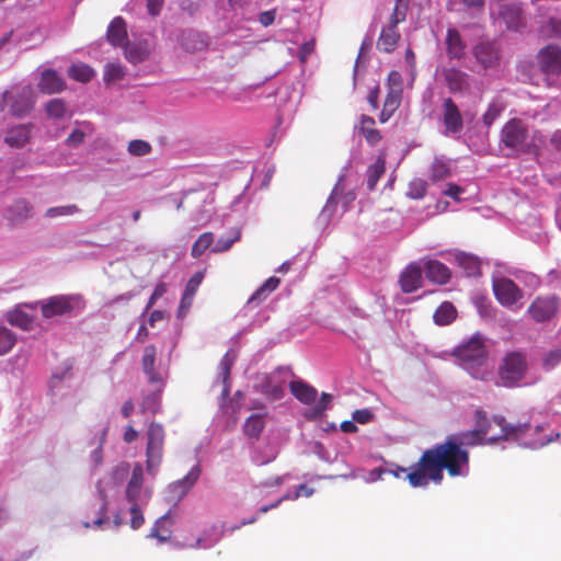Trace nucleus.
<instances>
[{
	"mask_svg": "<svg viewBox=\"0 0 561 561\" xmlns=\"http://www.w3.org/2000/svg\"><path fill=\"white\" fill-rule=\"evenodd\" d=\"M484 439L485 437L473 428L426 449L408 474L410 485L426 486L431 481L439 484L444 478V469L450 477L466 474L469 468V453L462 445H479L483 444Z\"/></svg>",
	"mask_w": 561,
	"mask_h": 561,
	"instance_id": "obj_1",
	"label": "nucleus"
},
{
	"mask_svg": "<svg viewBox=\"0 0 561 561\" xmlns=\"http://www.w3.org/2000/svg\"><path fill=\"white\" fill-rule=\"evenodd\" d=\"M453 355L473 378L484 380L489 376L485 367L488 351L480 335L476 334L457 346Z\"/></svg>",
	"mask_w": 561,
	"mask_h": 561,
	"instance_id": "obj_2",
	"label": "nucleus"
},
{
	"mask_svg": "<svg viewBox=\"0 0 561 561\" xmlns=\"http://www.w3.org/2000/svg\"><path fill=\"white\" fill-rule=\"evenodd\" d=\"M528 371L527 357L523 352L512 351L505 354L497 368L499 385L516 388L523 385Z\"/></svg>",
	"mask_w": 561,
	"mask_h": 561,
	"instance_id": "obj_3",
	"label": "nucleus"
},
{
	"mask_svg": "<svg viewBox=\"0 0 561 561\" xmlns=\"http://www.w3.org/2000/svg\"><path fill=\"white\" fill-rule=\"evenodd\" d=\"M42 317L51 319L55 317L71 316L84 308V300L77 295H57L38 302Z\"/></svg>",
	"mask_w": 561,
	"mask_h": 561,
	"instance_id": "obj_4",
	"label": "nucleus"
},
{
	"mask_svg": "<svg viewBox=\"0 0 561 561\" xmlns=\"http://www.w3.org/2000/svg\"><path fill=\"white\" fill-rule=\"evenodd\" d=\"M407 12L408 2H396L389 19V24L381 28L380 35L377 39L376 47L379 51L390 54L396 49L401 38V34L398 31V24L405 21Z\"/></svg>",
	"mask_w": 561,
	"mask_h": 561,
	"instance_id": "obj_5",
	"label": "nucleus"
},
{
	"mask_svg": "<svg viewBox=\"0 0 561 561\" xmlns=\"http://www.w3.org/2000/svg\"><path fill=\"white\" fill-rule=\"evenodd\" d=\"M165 432L161 424L151 422L147 431L146 470L156 476L162 462Z\"/></svg>",
	"mask_w": 561,
	"mask_h": 561,
	"instance_id": "obj_6",
	"label": "nucleus"
},
{
	"mask_svg": "<svg viewBox=\"0 0 561 561\" xmlns=\"http://www.w3.org/2000/svg\"><path fill=\"white\" fill-rule=\"evenodd\" d=\"M2 101L16 117L27 115L34 107L35 99L31 87H22L3 93Z\"/></svg>",
	"mask_w": 561,
	"mask_h": 561,
	"instance_id": "obj_7",
	"label": "nucleus"
},
{
	"mask_svg": "<svg viewBox=\"0 0 561 561\" xmlns=\"http://www.w3.org/2000/svg\"><path fill=\"white\" fill-rule=\"evenodd\" d=\"M528 130L526 126L517 118L510 119L502 128V142L507 148L522 152H530V147L525 145Z\"/></svg>",
	"mask_w": 561,
	"mask_h": 561,
	"instance_id": "obj_8",
	"label": "nucleus"
},
{
	"mask_svg": "<svg viewBox=\"0 0 561 561\" xmlns=\"http://www.w3.org/2000/svg\"><path fill=\"white\" fill-rule=\"evenodd\" d=\"M539 70L546 77L561 75V46L549 44L540 48L536 55Z\"/></svg>",
	"mask_w": 561,
	"mask_h": 561,
	"instance_id": "obj_9",
	"label": "nucleus"
},
{
	"mask_svg": "<svg viewBox=\"0 0 561 561\" xmlns=\"http://www.w3.org/2000/svg\"><path fill=\"white\" fill-rule=\"evenodd\" d=\"M492 288L496 300L506 308L513 307L524 297L523 290L507 277L494 278Z\"/></svg>",
	"mask_w": 561,
	"mask_h": 561,
	"instance_id": "obj_10",
	"label": "nucleus"
},
{
	"mask_svg": "<svg viewBox=\"0 0 561 561\" xmlns=\"http://www.w3.org/2000/svg\"><path fill=\"white\" fill-rule=\"evenodd\" d=\"M559 310V299L556 296L537 297L528 307L527 313L538 323L548 322Z\"/></svg>",
	"mask_w": 561,
	"mask_h": 561,
	"instance_id": "obj_11",
	"label": "nucleus"
},
{
	"mask_svg": "<svg viewBox=\"0 0 561 561\" xmlns=\"http://www.w3.org/2000/svg\"><path fill=\"white\" fill-rule=\"evenodd\" d=\"M442 107L444 134L448 136L460 133L463 128V118L458 105L451 98H446Z\"/></svg>",
	"mask_w": 561,
	"mask_h": 561,
	"instance_id": "obj_12",
	"label": "nucleus"
},
{
	"mask_svg": "<svg viewBox=\"0 0 561 561\" xmlns=\"http://www.w3.org/2000/svg\"><path fill=\"white\" fill-rule=\"evenodd\" d=\"M356 199V193L352 190L346 191L343 180L340 179L332 190L330 197L323 208V211H334L336 205L341 204L343 213L347 211L350 206Z\"/></svg>",
	"mask_w": 561,
	"mask_h": 561,
	"instance_id": "obj_13",
	"label": "nucleus"
},
{
	"mask_svg": "<svg viewBox=\"0 0 561 561\" xmlns=\"http://www.w3.org/2000/svg\"><path fill=\"white\" fill-rule=\"evenodd\" d=\"M497 19L503 21L507 28L518 30L523 26V16L517 2H497Z\"/></svg>",
	"mask_w": 561,
	"mask_h": 561,
	"instance_id": "obj_14",
	"label": "nucleus"
},
{
	"mask_svg": "<svg viewBox=\"0 0 561 561\" xmlns=\"http://www.w3.org/2000/svg\"><path fill=\"white\" fill-rule=\"evenodd\" d=\"M422 267L417 263L409 264L400 274L399 284L403 293L410 294L422 286Z\"/></svg>",
	"mask_w": 561,
	"mask_h": 561,
	"instance_id": "obj_15",
	"label": "nucleus"
},
{
	"mask_svg": "<svg viewBox=\"0 0 561 561\" xmlns=\"http://www.w3.org/2000/svg\"><path fill=\"white\" fill-rule=\"evenodd\" d=\"M442 75L451 93H461L469 89V76L456 67L443 68Z\"/></svg>",
	"mask_w": 561,
	"mask_h": 561,
	"instance_id": "obj_16",
	"label": "nucleus"
},
{
	"mask_svg": "<svg viewBox=\"0 0 561 561\" xmlns=\"http://www.w3.org/2000/svg\"><path fill=\"white\" fill-rule=\"evenodd\" d=\"M32 216V206L26 199H15L5 210L4 218L10 225L23 224Z\"/></svg>",
	"mask_w": 561,
	"mask_h": 561,
	"instance_id": "obj_17",
	"label": "nucleus"
},
{
	"mask_svg": "<svg viewBox=\"0 0 561 561\" xmlns=\"http://www.w3.org/2000/svg\"><path fill=\"white\" fill-rule=\"evenodd\" d=\"M199 474L201 469L198 466H195L187 472L184 478L171 483L169 485V492L172 494V497L176 500L183 499L196 483Z\"/></svg>",
	"mask_w": 561,
	"mask_h": 561,
	"instance_id": "obj_18",
	"label": "nucleus"
},
{
	"mask_svg": "<svg viewBox=\"0 0 561 561\" xmlns=\"http://www.w3.org/2000/svg\"><path fill=\"white\" fill-rule=\"evenodd\" d=\"M38 89L44 94L60 93L66 89V82L54 69H45L41 75Z\"/></svg>",
	"mask_w": 561,
	"mask_h": 561,
	"instance_id": "obj_19",
	"label": "nucleus"
},
{
	"mask_svg": "<svg viewBox=\"0 0 561 561\" xmlns=\"http://www.w3.org/2000/svg\"><path fill=\"white\" fill-rule=\"evenodd\" d=\"M123 48L125 58L134 65L140 64L148 59L151 53L150 44L146 39L131 43L127 42Z\"/></svg>",
	"mask_w": 561,
	"mask_h": 561,
	"instance_id": "obj_20",
	"label": "nucleus"
},
{
	"mask_svg": "<svg viewBox=\"0 0 561 561\" xmlns=\"http://www.w3.org/2000/svg\"><path fill=\"white\" fill-rule=\"evenodd\" d=\"M425 276L435 284H447L451 277L450 270L438 260H427L424 264Z\"/></svg>",
	"mask_w": 561,
	"mask_h": 561,
	"instance_id": "obj_21",
	"label": "nucleus"
},
{
	"mask_svg": "<svg viewBox=\"0 0 561 561\" xmlns=\"http://www.w3.org/2000/svg\"><path fill=\"white\" fill-rule=\"evenodd\" d=\"M144 484V469L140 463H136L133 468L131 477L126 486V500L130 503H138Z\"/></svg>",
	"mask_w": 561,
	"mask_h": 561,
	"instance_id": "obj_22",
	"label": "nucleus"
},
{
	"mask_svg": "<svg viewBox=\"0 0 561 561\" xmlns=\"http://www.w3.org/2000/svg\"><path fill=\"white\" fill-rule=\"evenodd\" d=\"M473 55L477 61L484 68L494 66L499 60V53L490 42H480L473 47Z\"/></svg>",
	"mask_w": 561,
	"mask_h": 561,
	"instance_id": "obj_23",
	"label": "nucleus"
},
{
	"mask_svg": "<svg viewBox=\"0 0 561 561\" xmlns=\"http://www.w3.org/2000/svg\"><path fill=\"white\" fill-rule=\"evenodd\" d=\"M106 38L114 47H123L127 43V28L123 18L116 16L107 27Z\"/></svg>",
	"mask_w": 561,
	"mask_h": 561,
	"instance_id": "obj_24",
	"label": "nucleus"
},
{
	"mask_svg": "<svg viewBox=\"0 0 561 561\" xmlns=\"http://www.w3.org/2000/svg\"><path fill=\"white\" fill-rule=\"evenodd\" d=\"M446 51L449 59L460 60L466 54V44L456 28H448L446 34Z\"/></svg>",
	"mask_w": 561,
	"mask_h": 561,
	"instance_id": "obj_25",
	"label": "nucleus"
},
{
	"mask_svg": "<svg viewBox=\"0 0 561 561\" xmlns=\"http://www.w3.org/2000/svg\"><path fill=\"white\" fill-rule=\"evenodd\" d=\"M156 356H157V348L154 345L150 344L147 345L144 350V356L141 360L142 370L148 377L149 382L151 383H161L162 377L161 375L154 369L156 365Z\"/></svg>",
	"mask_w": 561,
	"mask_h": 561,
	"instance_id": "obj_26",
	"label": "nucleus"
},
{
	"mask_svg": "<svg viewBox=\"0 0 561 561\" xmlns=\"http://www.w3.org/2000/svg\"><path fill=\"white\" fill-rule=\"evenodd\" d=\"M289 389L293 396L304 404H312L316 402L318 391L309 383L297 380L289 383Z\"/></svg>",
	"mask_w": 561,
	"mask_h": 561,
	"instance_id": "obj_27",
	"label": "nucleus"
},
{
	"mask_svg": "<svg viewBox=\"0 0 561 561\" xmlns=\"http://www.w3.org/2000/svg\"><path fill=\"white\" fill-rule=\"evenodd\" d=\"M31 138L30 125H18L8 130L4 142L12 148L24 147Z\"/></svg>",
	"mask_w": 561,
	"mask_h": 561,
	"instance_id": "obj_28",
	"label": "nucleus"
},
{
	"mask_svg": "<svg viewBox=\"0 0 561 561\" xmlns=\"http://www.w3.org/2000/svg\"><path fill=\"white\" fill-rule=\"evenodd\" d=\"M259 387L260 391L270 400H279L284 396V382L277 380L275 374L265 376Z\"/></svg>",
	"mask_w": 561,
	"mask_h": 561,
	"instance_id": "obj_29",
	"label": "nucleus"
},
{
	"mask_svg": "<svg viewBox=\"0 0 561 561\" xmlns=\"http://www.w3.org/2000/svg\"><path fill=\"white\" fill-rule=\"evenodd\" d=\"M402 100V88L396 90H388L386 100L383 102L382 111L379 116L381 123H386L399 108Z\"/></svg>",
	"mask_w": 561,
	"mask_h": 561,
	"instance_id": "obj_30",
	"label": "nucleus"
},
{
	"mask_svg": "<svg viewBox=\"0 0 561 561\" xmlns=\"http://www.w3.org/2000/svg\"><path fill=\"white\" fill-rule=\"evenodd\" d=\"M172 518L170 513L164 514L160 518L157 519L153 527L150 529V537L156 538L159 542H167L172 535Z\"/></svg>",
	"mask_w": 561,
	"mask_h": 561,
	"instance_id": "obj_31",
	"label": "nucleus"
},
{
	"mask_svg": "<svg viewBox=\"0 0 561 561\" xmlns=\"http://www.w3.org/2000/svg\"><path fill=\"white\" fill-rule=\"evenodd\" d=\"M181 46L188 53L203 50L207 46L206 39L195 31H186L181 35Z\"/></svg>",
	"mask_w": 561,
	"mask_h": 561,
	"instance_id": "obj_32",
	"label": "nucleus"
},
{
	"mask_svg": "<svg viewBox=\"0 0 561 561\" xmlns=\"http://www.w3.org/2000/svg\"><path fill=\"white\" fill-rule=\"evenodd\" d=\"M375 119L367 115L360 116L359 133L370 146L381 140L380 131L375 127Z\"/></svg>",
	"mask_w": 561,
	"mask_h": 561,
	"instance_id": "obj_33",
	"label": "nucleus"
},
{
	"mask_svg": "<svg viewBox=\"0 0 561 561\" xmlns=\"http://www.w3.org/2000/svg\"><path fill=\"white\" fill-rule=\"evenodd\" d=\"M279 283V278L275 276L267 278L248 299V305H259L264 301L271 293L277 289Z\"/></svg>",
	"mask_w": 561,
	"mask_h": 561,
	"instance_id": "obj_34",
	"label": "nucleus"
},
{
	"mask_svg": "<svg viewBox=\"0 0 561 561\" xmlns=\"http://www.w3.org/2000/svg\"><path fill=\"white\" fill-rule=\"evenodd\" d=\"M457 317V310L451 302H443L434 312L433 319L437 325H448Z\"/></svg>",
	"mask_w": 561,
	"mask_h": 561,
	"instance_id": "obj_35",
	"label": "nucleus"
},
{
	"mask_svg": "<svg viewBox=\"0 0 561 561\" xmlns=\"http://www.w3.org/2000/svg\"><path fill=\"white\" fill-rule=\"evenodd\" d=\"M265 426V422L262 415L251 414L243 425V433L251 439H257Z\"/></svg>",
	"mask_w": 561,
	"mask_h": 561,
	"instance_id": "obj_36",
	"label": "nucleus"
},
{
	"mask_svg": "<svg viewBox=\"0 0 561 561\" xmlns=\"http://www.w3.org/2000/svg\"><path fill=\"white\" fill-rule=\"evenodd\" d=\"M386 171V160L383 157H378L373 165L367 170V188L374 191L380 178Z\"/></svg>",
	"mask_w": 561,
	"mask_h": 561,
	"instance_id": "obj_37",
	"label": "nucleus"
},
{
	"mask_svg": "<svg viewBox=\"0 0 561 561\" xmlns=\"http://www.w3.org/2000/svg\"><path fill=\"white\" fill-rule=\"evenodd\" d=\"M68 76L79 82H89L93 76V69L83 62L72 64L68 69Z\"/></svg>",
	"mask_w": 561,
	"mask_h": 561,
	"instance_id": "obj_38",
	"label": "nucleus"
},
{
	"mask_svg": "<svg viewBox=\"0 0 561 561\" xmlns=\"http://www.w3.org/2000/svg\"><path fill=\"white\" fill-rule=\"evenodd\" d=\"M214 244V233L213 232H204L202 233L197 240L193 243L191 249V255L194 259L201 257L206 250L213 248Z\"/></svg>",
	"mask_w": 561,
	"mask_h": 561,
	"instance_id": "obj_39",
	"label": "nucleus"
},
{
	"mask_svg": "<svg viewBox=\"0 0 561 561\" xmlns=\"http://www.w3.org/2000/svg\"><path fill=\"white\" fill-rule=\"evenodd\" d=\"M16 342V334L5 325H0V356H4L10 353Z\"/></svg>",
	"mask_w": 561,
	"mask_h": 561,
	"instance_id": "obj_40",
	"label": "nucleus"
},
{
	"mask_svg": "<svg viewBox=\"0 0 561 561\" xmlns=\"http://www.w3.org/2000/svg\"><path fill=\"white\" fill-rule=\"evenodd\" d=\"M45 112L49 118L61 119L66 117L68 107L62 99H51L45 104Z\"/></svg>",
	"mask_w": 561,
	"mask_h": 561,
	"instance_id": "obj_41",
	"label": "nucleus"
},
{
	"mask_svg": "<svg viewBox=\"0 0 561 561\" xmlns=\"http://www.w3.org/2000/svg\"><path fill=\"white\" fill-rule=\"evenodd\" d=\"M450 175V168L448 162L444 159L435 158L431 165L430 178L432 181H442Z\"/></svg>",
	"mask_w": 561,
	"mask_h": 561,
	"instance_id": "obj_42",
	"label": "nucleus"
},
{
	"mask_svg": "<svg viewBox=\"0 0 561 561\" xmlns=\"http://www.w3.org/2000/svg\"><path fill=\"white\" fill-rule=\"evenodd\" d=\"M427 183L422 179H414L409 183L407 196L412 199H421L425 196Z\"/></svg>",
	"mask_w": 561,
	"mask_h": 561,
	"instance_id": "obj_43",
	"label": "nucleus"
},
{
	"mask_svg": "<svg viewBox=\"0 0 561 561\" xmlns=\"http://www.w3.org/2000/svg\"><path fill=\"white\" fill-rule=\"evenodd\" d=\"M8 321L22 330H30L32 327V318L23 311H13L9 313Z\"/></svg>",
	"mask_w": 561,
	"mask_h": 561,
	"instance_id": "obj_44",
	"label": "nucleus"
},
{
	"mask_svg": "<svg viewBox=\"0 0 561 561\" xmlns=\"http://www.w3.org/2000/svg\"><path fill=\"white\" fill-rule=\"evenodd\" d=\"M152 147L148 141L141 139H135L129 141L127 151L129 154L135 157L147 156L151 152Z\"/></svg>",
	"mask_w": 561,
	"mask_h": 561,
	"instance_id": "obj_45",
	"label": "nucleus"
},
{
	"mask_svg": "<svg viewBox=\"0 0 561 561\" xmlns=\"http://www.w3.org/2000/svg\"><path fill=\"white\" fill-rule=\"evenodd\" d=\"M241 237L239 230H234L229 238H219L211 248V252L220 253L228 251L234 242H237Z\"/></svg>",
	"mask_w": 561,
	"mask_h": 561,
	"instance_id": "obj_46",
	"label": "nucleus"
},
{
	"mask_svg": "<svg viewBox=\"0 0 561 561\" xmlns=\"http://www.w3.org/2000/svg\"><path fill=\"white\" fill-rule=\"evenodd\" d=\"M540 34L546 38H561V20L550 19L540 27Z\"/></svg>",
	"mask_w": 561,
	"mask_h": 561,
	"instance_id": "obj_47",
	"label": "nucleus"
},
{
	"mask_svg": "<svg viewBox=\"0 0 561 561\" xmlns=\"http://www.w3.org/2000/svg\"><path fill=\"white\" fill-rule=\"evenodd\" d=\"M492 420L496 425L501 427V433L497 436L490 437V443H495L500 439H506L510 435L515 433V428L507 425L503 416L494 415Z\"/></svg>",
	"mask_w": 561,
	"mask_h": 561,
	"instance_id": "obj_48",
	"label": "nucleus"
},
{
	"mask_svg": "<svg viewBox=\"0 0 561 561\" xmlns=\"http://www.w3.org/2000/svg\"><path fill=\"white\" fill-rule=\"evenodd\" d=\"M332 402V396L327 392H322L320 400L317 402L314 408L311 410L309 414H306L309 419H318L322 416L324 411L330 407Z\"/></svg>",
	"mask_w": 561,
	"mask_h": 561,
	"instance_id": "obj_49",
	"label": "nucleus"
},
{
	"mask_svg": "<svg viewBox=\"0 0 561 561\" xmlns=\"http://www.w3.org/2000/svg\"><path fill=\"white\" fill-rule=\"evenodd\" d=\"M79 211V207L75 204L50 207L46 210L47 218H56L61 216H72Z\"/></svg>",
	"mask_w": 561,
	"mask_h": 561,
	"instance_id": "obj_50",
	"label": "nucleus"
},
{
	"mask_svg": "<svg viewBox=\"0 0 561 561\" xmlns=\"http://www.w3.org/2000/svg\"><path fill=\"white\" fill-rule=\"evenodd\" d=\"M125 76L124 67L118 64H107L104 70V80L106 82L118 81Z\"/></svg>",
	"mask_w": 561,
	"mask_h": 561,
	"instance_id": "obj_51",
	"label": "nucleus"
},
{
	"mask_svg": "<svg viewBox=\"0 0 561 561\" xmlns=\"http://www.w3.org/2000/svg\"><path fill=\"white\" fill-rule=\"evenodd\" d=\"M474 422H476L474 430H477V432L481 436L485 437L488 435L489 428H490V421L486 417V413L481 409L477 410L474 413Z\"/></svg>",
	"mask_w": 561,
	"mask_h": 561,
	"instance_id": "obj_52",
	"label": "nucleus"
},
{
	"mask_svg": "<svg viewBox=\"0 0 561 561\" xmlns=\"http://www.w3.org/2000/svg\"><path fill=\"white\" fill-rule=\"evenodd\" d=\"M458 260L459 264L467 271L468 275H476L480 272V263L477 257L471 255H461Z\"/></svg>",
	"mask_w": 561,
	"mask_h": 561,
	"instance_id": "obj_53",
	"label": "nucleus"
},
{
	"mask_svg": "<svg viewBox=\"0 0 561 561\" xmlns=\"http://www.w3.org/2000/svg\"><path fill=\"white\" fill-rule=\"evenodd\" d=\"M130 527L133 529L140 528L145 523V517L142 515V512L138 505V503L130 504Z\"/></svg>",
	"mask_w": 561,
	"mask_h": 561,
	"instance_id": "obj_54",
	"label": "nucleus"
},
{
	"mask_svg": "<svg viewBox=\"0 0 561 561\" xmlns=\"http://www.w3.org/2000/svg\"><path fill=\"white\" fill-rule=\"evenodd\" d=\"M502 107L495 103H491L482 116L484 125L491 126L493 122L500 116Z\"/></svg>",
	"mask_w": 561,
	"mask_h": 561,
	"instance_id": "obj_55",
	"label": "nucleus"
},
{
	"mask_svg": "<svg viewBox=\"0 0 561 561\" xmlns=\"http://www.w3.org/2000/svg\"><path fill=\"white\" fill-rule=\"evenodd\" d=\"M204 278L203 272H196L193 274V276L190 278L185 286V293H187V297L195 296L199 285L202 284Z\"/></svg>",
	"mask_w": 561,
	"mask_h": 561,
	"instance_id": "obj_56",
	"label": "nucleus"
},
{
	"mask_svg": "<svg viewBox=\"0 0 561 561\" xmlns=\"http://www.w3.org/2000/svg\"><path fill=\"white\" fill-rule=\"evenodd\" d=\"M352 417L359 424H366L373 420L374 414L369 409H359L354 411Z\"/></svg>",
	"mask_w": 561,
	"mask_h": 561,
	"instance_id": "obj_57",
	"label": "nucleus"
},
{
	"mask_svg": "<svg viewBox=\"0 0 561 561\" xmlns=\"http://www.w3.org/2000/svg\"><path fill=\"white\" fill-rule=\"evenodd\" d=\"M167 293V285L164 283H159L156 287H154V290L153 293L151 294L148 302H147V306H146V309H150L154 304L156 301L162 297L164 294Z\"/></svg>",
	"mask_w": 561,
	"mask_h": 561,
	"instance_id": "obj_58",
	"label": "nucleus"
},
{
	"mask_svg": "<svg viewBox=\"0 0 561 561\" xmlns=\"http://www.w3.org/2000/svg\"><path fill=\"white\" fill-rule=\"evenodd\" d=\"M85 134L80 129H75L72 133L67 137L66 144L69 147H78L84 141Z\"/></svg>",
	"mask_w": 561,
	"mask_h": 561,
	"instance_id": "obj_59",
	"label": "nucleus"
},
{
	"mask_svg": "<svg viewBox=\"0 0 561 561\" xmlns=\"http://www.w3.org/2000/svg\"><path fill=\"white\" fill-rule=\"evenodd\" d=\"M561 362V351H551L548 353L543 359V365L546 367H554Z\"/></svg>",
	"mask_w": 561,
	"mask_h": 561,
	"instance_id": "obj_60",
	"label": "nucleus"
},
{
	"mask_svg": "<svg viewBox=\"0 0 561 561\" xmlns=\"http://www.w3.org/2000/svg\"><path fill=\"white\" fill-rule=\"evenodd\" d=\"M402 88V78L398 71H391L388 75V90H396Z\"/></svg>",
	"mask_w": 561,
	"mask_h": 561,
	"instance_id": "obj_61",
	"label": "nucleus"
},
{
	"mask_svg": "<svg viewBox=\"0 0 561 561\" xmlns=\"http://www.w3.org/2000/svg\"><path fill=\"white\" fill-rule=\"evenodd\" d=\"M379 93H380V88L378 84H376L374 88H371L369 90V93L367 95V101L370 104V106L373 107V110H377L379 107V102H378Z\"/></svg>",
	"mask_w": 561,
	"mask_h": 561,
	"instance_id": "obj_62",
	"label": "nucleus"
},
{
	"mask_svg": "<svg viewBox=\"0 0 561 561\" xmlns=\"http://www.w3.org/2000/svg\"><path fill=\"white\" fill-rule=\"evenodd\" d=\"M275 16H276V11L274 9L273 10H268V11H264V12L260 13L259 22L263 26H270L271 24L274 23Z\"/></svg>",
	"mask_w": 561,
	"mask_h": 561,
	"instance_id": "obj_63",
	"label": "nucleus"
},
{
	"mask_svg": "<svg viewBox=\"0 0 561 561\" xmlns=\"http://www.w3.org/2000/svg\"><path fill=\"white\" fill-rule=\"evenodd\" d=\"M550 145L556 151L561 152V129H557L552 133Z\"/></svg>",
	"mask_w": 561,
	"mask_h": 561,
	"instance_id": "obj_64",
	"label": "nucleus"
}]
</instances>
